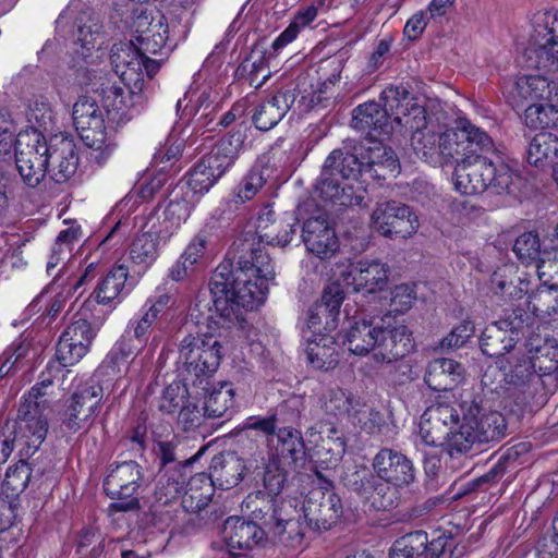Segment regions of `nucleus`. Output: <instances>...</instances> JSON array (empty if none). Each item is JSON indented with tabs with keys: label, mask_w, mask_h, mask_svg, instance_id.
<instances>
[{
	"label": "nucleus",
	"mask_w": 558,
	"mask_h": 558,
	"mask_svg": "<svg viewBox=\"0 0 558 558\" xmlns=\"http://www.w3.org/2000/svg\"><path fill=\"white\" fill-rule=\"evenodd\" d=\"M504 416L496 411H483L475 402L456 408L448 403L428 407L421 415L418 437L432 447L444 446L450 457L465 454L475 444L505 436Z\"/></svg>",
	"instance_id": "nucleus-1"
},
{
	"label": "nucleus",
	"mask_w": 558,
	"mask_h": 558,
	"mask_svg": "<svg viewBox=\"0 0 558 558\" xmlns=\"http://www.w3.org/2000/svg\"><path fill=\"white\" fill-rule=\"evenodd\" d=\"M243 253L239 257L238 269L232 270L229 262L219 264L210 278L209 292L213 305L208 307L209 318L214 314L223 319L235 315V307L254 310L264 303L269 283L275 280L271 258L264 248L248 239L244 240Z\"/></svg>",
	"instance_id": "nucleus-2"
},
{
	"label": "nucleus",
	"mask_w": 558,
	"mask_h": 558,
	"mask_svg": "<svg viewBox=\"0 0 558 558\" xmlns=\"http://www.w3.org/2000/svg\"><path fill=\"white\" fill-rule=\"evenodd\" d=\"M343 345L355 355L373 351L377 363H392L405 356L413 349L412 333L403 324L355 322L343 337Z\"/></svg>",
	"instance_id": "nucleus-3"
},
{
	"label": "nucleus",
	"mask_w": 558,
	"mask_h": 558,
	"mask_svg": "<svg viewBox=\"0 0 558 558\" xmlns=\"http://www.w3.org/2000/svg\"><path fill=\"white\" fill-rule=\"evenodd\" d=\"M383 97L395 113L396 124L412 132L411 146L417 157L434 161L440 156L439 135L418 99L403 85H391Z\"/></svg>",
	"instance_id": "nucleus-4"
},
{
	"label": "nucleus",
	"mask_w": 558,
	"mask_h": 558,
	"mask_svg": "<svg viewBox=\"0 0 558 558\" xmlns=\"http://www.w3.org/2000/svg\"><path fill=\"white\" fill-rule=\"evenodd\" d=\"M361 165L357 153L332 150L324 163L316 184L319 197L333 206H360L366 193L364 187L360 184H341L337 177H341L342 180H357L361 175Z\"/></svg>",
	"instance_id": "nucleus-5"
},
{
	"label": "nucleus",
	"mask_w": 558,
	"mask_h": 558,
	"mask_svg": "<svg viewBox=\"0 0 558 558\" xmlns=\"http://www.w3.org/2000/svg\"><path fill=\"white\" fill-rule=\"evenodd\" d=\"M519 174L505 165H496L492 159L481 155H471L457 163L453 183L457 191L473 195L490 189L496 194H514L520 183Z\"/></svg>",
	"instance_id": "nucleus-6"
},
{
	"label": "nucleus",
	"mask_w": 558,
	"mask_h": 558,
	"mask_svg": "<svg viewBox=\"0 0 558 558\" xmlns=\"http://www.w3.org/2000/svg\"><path fill=\"white\" fill-rule=\"evenodd\" d=\"M51 384V380L43 379L23 397L12 432L22 456H33L46 438L48 422L44 411L49 407L46 389Z\"/></svg>",
	"instance_id": "nucleus-7"
},
{
	"label": "nucleus",
	"mask_w": 558,
	"mask_h": 558,
	"mask_svg": "<svg viewBox=\"0 0 558 558\" xmlns=\"http://www.w3.org/2000/svg\"><path fill=\"white\" fill-rule=\"evenodd\" d=\"M526 54L530 66L551 75L558 100V9L535 14Z\"/></svg>",
	"instance_id": "nucleus-8"
},
{
	"label": "nucleus",
	"mask_w": 558,
	"mask_h": 558,
	"mask_svg": "<svg viewBox=\"0 0 558 558\" xmlns=\"http://www.w3.org/2000/svg\"><path fill=\"white\" fill-rule=\"evenodd\" d=\"M74 125L88 148V160L101 167L113 156L117 144L106 133L102 113L96 101L81 97L73 106Z\"/></svg>",
	"instance_id": "nucleus-9"
},
{
	"label": "nucleus",
	"mask_w": 558,
	"mask_h": 558,
	"mask_svg": "<svg viewBox=\"0 0 558 558\" xmlns=\"http://www.w3.org/2000/svg\"><path fill=\"white\" fill-rule=\"evenodd\" d=\"M15 163L23 182L37 186L46 177L49 167L48 142L40 131L25 130L17 133Z\"/></svg>",
	"instance_id": "nucleus-10"
},
{
	"label": "nucleus",
	"mask_w": 558,
	"mask_h": 558,
	"mask_svg": "<svg viewBox=\"0 0 558 558\" xmlns=\"http://www.w3.org/2000/svg\"><path fill=\"white\" fill-rule=\"evenodd\" d=\"M333 277L354 292L375 293L386 288L390 267L379 259H345L335 265Z\"/></svg>",
	"instance_id": "nucleus-11"
},
{
	"label": "nucleus",
	"mask_w": 558,
	"mask_h": 558,
	"mask_svg": "<svg viewBox=\"0 0 558 558\" xmlns=\"http://www.w3.org/2000/svg\"><path fill=\"white\" fill-rule=\"evenodd\" d=\"M149 52L136 49L133 40L116 44L110 53L114 73L121 82L143 92L145 76L153 78L160 63L147 57Z\"/></svg>",
	"instance_id": "nucleus-12"
},
{
	"label": "nucleus",
	"mask_w": 558,
	"mask_h": 558,
	"mask_svg": "<svg viewBox=\"0 0 558 558\" xmlns=\"http://www.w3.org/2000/svg\"><path fill=\"white\" fill-rule=\"evenodd\" d=\"M371 227L389 239H408L417 232L420 219L410 206L390 201L376 205L371 215Z\"/></svg>",
	"instance_id": "nucleus-13"
},
{
	"label": "nucleus",
	"mask_w": 558,
	"mask_h": 558,
	"mask_svg": "<svg viewBox=\"0 0 558 558\" xmlns=\"http://www.w3.org/2000/svg\"><path fill=\"white\" fill-rule=\"evenodd\" d=\"M221 356V344L215 335H187L181 340L180 359L196 377L214 374Z\"/></svg>",
	"instance_id": "nucleus-14"
},
{
	"label": "nucleus",
	"mask_w": 558,
	"mask_h": 558,
	"mask_svg": "<svg viewBox=\"0 0 558 558\" xmlns=\"http://www.w3.org/2000/svg\"><path fill=\"white\" fill-rule=\"evenodd\" d=\"M439 147L444 158H453L476 149L497 154L490 136L465 118H459L453 128L439 134Z\"/></svg>",
	"instance_id": "nucleus-15"
},
{
	"label": "nucleus",
	"mask_w": 558,
	"mask_h": 558,
	"mask_svg": "<svg viewBox=\"0 0 558 558\" xmlns=\"http://www.w3.org/2000/svg\"><path fill=\"white\" fill-rule=\"evenodd\" d=\"M502 377L506 390L515 396L521 403L530 402L541 390L542 377L522 351L514 352L507 360Z\"/></svg>",
	"instance_id": "nucleus-16"
},
{
	"label": "nucleus",
	"mask_w": 558,
	"mask_h": 558,
	"mask_svg": "<svg viewBox=\"0 0 558 558\" xmlns=\"http://www.w3.org/2000/svg\"><path fill=\"white\" fill-rule=\"evenodd\" d=\"M141 468L134 461H126L111 468L104 482L106 494L116 499L112 508L118 511H130L138 507L134 496L141 481Z\"/></svg>",
	"instance_id": "nucleus-17"
},
{
	"label": "nucleus",
	"mask_w": 558,
	"mask_h": 558,
	"mask_svg": "<svg viewBox=\"0 0 558 558\" xmlns=\"http://www.w3.org/2000/svg\"><path fill=\"white\" fill-rule=\"evenodd\" d=\"M389 87L380 94L384 106L376 101H367L353 110L352 126L355 130L369 136L389 135L395 131L402 130V126L396 124L395 113L383 97Z\"/></svg>",
	"instance_id": "nucleus-18"
},
{
	"label": "nucleus",
	"mask_w": 558,
	"mask_h": 558,
	"mask_svg": "<svg viewBox=\"0 0 558 558\" xmlns=\"http://www.w3.org/2000/svg\"><path fill=\"white\" fill-rule=\"evenodd\" d=\"M304 517L317 530H329L342 514V504L338 495L329 488L312 489L304 504Z\"/></svg>",
	"instance_id": "nucleus-19"
},
{
	"label": "nucleus",
	"mask_w": 558,
	"mask_h": 558,
	"mask_svg": "<svg viewBox=\"0 0 558 558\" xmlns=\"http://www.w3.org/2000/svg\"><path fill=\"white\" fill-rule=\"evenodd\" d=\"M245 470V462L236 452L227 451L219 453L211 460L209 476L198 474L192 480L190 490H193V486L197 482H206L209 492L213 486H218L221 489H230L243 480Z\"/></svg>",
	"instance_id": "nucleus-20"
},
{
	"label": "nucleus",
	"mask_w": 558,
	"mask_h": 558,
	"mask_svg": "<svg viewBox=\"0 0 558 558\" xmlns=\"http://www.w3.org/2000/svg\"><path fill=\"white\" fill-rule=\"evenodd\" d=\"M96 336L92 324L86 319H77L70 324L60 336L57 345V357L63 366L80 362L89 350Z\"/></svg>",
	"instance_id": "nucleus-21"
},
{
	"label": "nucleus",
	"mask_w": 558,
	"mask_h": 558,
	"mask_svg": "<svg viewBox=\"0 0 558 558\" xmlns=\"http://www.w3.org/2000/svg\"><path fill=\"white\" fill-rule=\"evenodd\" d=\"M373 468L379 480L396 487H409L415 480L413 462L402 452L384 448L373 460Z\"/></svg>",
	"instance_id": "nucleus-22"
},
{
	"label": "nucleus",
	"mask_w": 558,
	"mask_h": 558,
	"mask_svg": "<svg viewBox=\"0 0 558 558\" xmlns=\"http://www.w3.org/2000/svg\"><path fill=\"white\" fill-rule=\"evenodd\" d=\"M124 84V87L117 83H108L101 87V101L109 119L113 122L124 123L132 119L136 107L143 101L142 92L133 85Z\"/></svg>",
	"instance_id": "nucleus-23"
},
{
	"label": "nucleus",
	"mask_w": 558,
	"mask_h": 558,
	"mask_svg": "<svg viewBox=\"0 0 558 558\" xmlns=\"http://www.w3.org/2000/svg\"><path fill=\"white\" fill-rule=\"evenodd\" d=\"M49 167L47 173L56 183L66 182L78 166L74 141L63 134H56L48 142Z\"/></svg>",
	"instance_id": "nucleus-24"
},
{
	"label": "nucleus",
	"mask_w": 558,
	"mask_h": 558,
	"mask_svg": "<svg viewBox=\"0 0 558 558\" xmlns=\"http://www.w3.org/2000/svg\"><path fill=\"white\" fill-rule=\"evenodd\" d=\"M131 27L136 34L135 41H133L136 49L156 54L166 46L168 26L165 16L160 13L153 15L147 11H141L133 19Z\"/></svg>",
	"instance_id": "nucleus-25"
},
{
	"label": "nucleus",
	"mask_w": 558,
	"mask_h": 558,
	"mask_svg": "<svg viewBox=\"0 0 558 558\" xmlns=\"http://www.w3.org/2000/svg\"><path fill=\"white\" fill-rule=\"evenodd\" d=\"M196 193L184 183H178L169 193V202L163 210V219L155 218L163 238H171L191 215Z\"/></svg>",
	"instance_id": "nucleus-26"
},
{
	"label": "nucleus",
	"mask_w": 558,
	"mask_h": 558,
	"mask_svg": "<svg viewBox=\"0 0 558 558\" xmlns=\"http://www.w3.org/2000/svg\"><path fill=\"white\" fill-rule=\"evenodd\" d=\"M302 238L307 250L322 259L331 257L339 248L333 228L322 216L310 218L304 222Z\"/></svg>",
	"instance_id": "nucleus-27"
},
{
	"label": "nucleus",
	"mask_w": 558,
	"mask_h": 558,
	"mask_svg": "<svg viewBox=\"0 0 558 558\" xmlns=\"http://www.w3.org/2000/svg\"><path fill=\"white\" fill-rule=\"evenodd\" d=\"M171 238H163L155 217H149L142 231L130 245V257L133 263L144 267L150 266L158 257L160 245Z\"/></svg>",
	"instance_id": "nucleus-28"
},
{
	"label": "nucleus",
	"mask_w": 558,
	"mask_h": 558,
	"mask_svg": "<svg viewBox=\"0 0 558 558\" xmlns=\"http://www.w3.org/2000/svg\"><path fill=\"white\" fill-rule=\"evenodd\" d=\"M350 154H359L362 163L361 174L374 171V177L385 178L386 174H396L399 172V160L395 151L381 143L375 142L373 146L364 148L355 146Z\"/></svg>",
	"instance_id": "nucleus-29"
},
{
	"label": "nucleus",
	"mask_w": 558,
	"mask_h": 558,
	"mask_svg": "<svg viewBox=\"0 0 558 558\" xmlns=\"http://www.w3.org/2000/svg\"><path fill=\"white\" fill-rule=\"evenodd\" d=\"M276 436L277 445L269 458L292 471L302 469L306 462V452L301 433L291 427H283Z\"/></svg>",
	"instance_id": "nucleus-30"
},
{
	"label": "nucleus",
	"mask_w": 558,
	"mask_h": 558,
	"mask_svg": "<svg viewBox=\"0 0 558 558\" xmlns=\"http://www.w3.org/2000/svg\"><path fill=\"white\" fill-rule=\"evenodd\" d=\"M223 538L231 555L234 550H247L264 539V531L254 522L230 517L223 524Z\"/></svg>",
	"instance_id": "nucleus-31"
},
{
	"label": "nucleus",
	"mask_w": 558,
	"mask_h": 558,
	"mask_svg": "<svg viewBox=\"0 0 558 558\" xmlns=\"http://www.w3.org/2000/svg\"><path fill=\"white\" fill-rule=\"evenodd\" d=\"M228 169L229 167L210 150L195 163L184 184L197 194L206 193Z\"/></svg>",
	"instance_id": "nucleus-32"
},
{
	"label": "nucleus",
	"mask_w": 558,
	"mask_h": 558,
	"mask_svg": "<svg viewBox=\"0 0 558 558\" xmlns=\"http://www.w3.org/2000/svg\"><path fill=\"white\" fill-rule=\"evenodd\" d=\"M464 368L460 363L441 357L428 364L424 380L435 391H448L462 380Z\"/></svg>",
	"instance_id": "nucleus-33"
},
{
	"label": "nucleus",
	"mask_w": 558,
	"mask_h": 558,
	"mask_svg": "<svg viewBox=\"0 0 558 558\" xmlns=\"http://www.w3.org/2000/svg\"><path fill=\"white\" fill-rule=\"evenodd\" d=\"M294 94L290 90L278 92L263 101L253 114V122L260 131H268L277 125L294 102Z\"/></svg>",
	"instance_id": "nucleus-34"
},
{
	"label": "nucleus",
	"mask_w": 558,
	"mask_h": 558,
	"mask_svg": "<svg viewBox=\"0 0 558 558\" xmlns=\"http://www.w3.org/2000/svg\"><path fill=\"white\" fill-rule=\"evenodd\" d=\"M340 344L329 333H313L308 341L306 354L313 367L329 371L339 363Z\"/></svg>",
	"instance_id": "nucleus-35"
},
{
	"label": "nucleus",
	"mask_w": 558,
	"mask_h": 558,
	"mask_svg": "<svg viewBox=\"0 0 558 558\" xmlns=\"http://www.w3.org/2000/svg\"><path fill=\"white\" fill-rule=\"evenodd\" d=\"M294 513H296V509L291 501L288 506L283 505L280 510L274 509V513L270 515L274 520V524L270 526L272 533L288 547H298L303 541V534L299 522L294 519Z\"/></svg>",
	"instance_id": "nucleus-36"
},
{
	"label": "nucleus",
	"mask_w": 558,
	"mask_h": 558,
	"mask_svg": "<svg viewBox=\"0 0 558 558\" xmlns=\"http://www.w3.org/2000/svg\"><path fill=\"white\" fill-rule=\"evenodd\" d=\"M514 92L522 101H538L555 98L551 75L539 71L536 75H524L517 80Z\"/></svg>",
	"instance_id": "nucleus-37"
},
{
	"label": "nucleus",
	"mask_w": 558,
	"mask_h": 558,
	"mask_svg": "<svg viewBox=\"0 0 558 558\" xmlns=\"http://www.w3.org/2000/svg\"><path fill=\"white\" fill-rule=\"evenodd\" d=\"M129 270L124 265H118L110 269L94 291L97 303L109 305L119 301L125 290Z\"/></svg>",
	"instance_id": "nucleus-38"
},
{
	"label": "nucleus",
	"mask_w": 558,
	"mask_h": 558,
	"mask_svg": "<svg viewBox=\"0 0 558 558\" xmlns=\"http://www.w3.org/2000/svg\"><path fill=\"white\" fill-rule=\"evenodd\" d=\"M143 348L144 345L136 342L131 335L125 333L107 356L102 367L110 368L113 375H126L131 364L135 363V356Z\"/></svg>",
	"instance_id": "nucleus-39"
},
{
	"label": "nucleus",
	"mask_w": 558,
	"mask_h": 558,
	"mask_svg": "<svg viewBox=\"0 0 558 558\" xmlns=\"http://www.w3.org/2000/svg\"><path fill=\"white\" fill-rule=\"evenodd\" d=\"M399 488L391 483L371 477L362 484V496L375 510H388L397 506Z\"/></svg>",
	"instance_id": "nucleus-40"
},
{
	"label": "nucleus",
	"mask_w": 558,
	"mask_h": 558,
	"mask_svg": "<svg viewBox=\"0 0 558 558\" xmlns=\"http://www.w3.org/2000/svg\"><path fill=\"white\" fill-rule=\"evenodd\" d=\"M541 377L553 374L558 369V345L554 339L543 343L530 342L523 351Z\"/></svg>",
	"instance_id": "nucleus-41"
},
{
	"label": "nucleus",
	"mask_w": 558,
	"mask_h": 558,
	"mask_svg": "<svg viewBox=\"0 0 558 558\" xmlns=\"http://www.w3.org/2000/svg\"><path fill=\"white\" fill-rule=\"evenodd\" d=\"M428 537L424 531H415L397 538L390 550V558H428Z\"/></svg>",
	"instance_id": "nucleus-42"
},
{
	"label": "nucleus",
	"mask_w": 558,
	"mask_h": 558,
	"mask_svg": "<svg viewBox=\"0 0 558 558\" xmlns=\"http://www.w3.org/2000/svg\"><path fill=\"white\" fill-rule=\"evenodd\" d=\"M234 411V390L229 383L214 387L205 400L204 414L208 417L229 418Z\"/></svg>",
	"instance_id": "nucleus-43"
},
{
	"label": "nucleus",
	"mask_w": 558,
	"mask_h": 558,
	"mask_svg": "<svg viewBox=\"0 0 558 558\" xmlns=\"http://www.w3.org/2000/svg\"><path fill=\"white\" fill-rule=\"evenodd\" d=\"M558 157V137L551 133L536 134L527 147V162L544 167Z\"/></svg>",
	"instance_id": "nucleus-44"
},
{
	"label": "nucleus",
	"mask_w": 558,
	"mask_h": 558,
	"mask_svg": "<svg viewBox=\"0 0 558 558\" xmlns=\"http://www.w3.org/2000/svg\"><path fill=\"white\" fill-rule=\"evenodd\" d=\"M324 5L322 0L301 7L290 25L275 39L272 47L277 50L293 41L300 31L315 21L318 10Z\"/></svg>",
	"instance_id": "nucleus-45"
},
{
	"label": "nucleus",
	"mask_w": 558,
	"mask_h": 558,
	"mask_svg": "<svg viewBox=\"0 0 558 558\" xmlns=\"http://www.w3.org/2000/svg\"><path fill=\"white\" fill-rule=\"evenodd\" d=\"M81 235L82 232L80 227H69L58 234L47 262L48 275H51L52 269H54L58 265L70 259L74 246L81 240Z\"/></svg>",
	"instance_id": "nucleus-46"
},
{
	"label": "nucleus",
	"mask_w": 558,
	"mask_h": 558,
	"mask_svg": "<svg viewBox=\"0 0 558 558\" xmlns=\"http://www.w3.org/2000/svg\"><path fill=\"white\" fill-rule=\"evenodd\" d=\"M327 66L330 70L329 75L317 85L311 96L304 95L301 98V102H303L307 109H314L332 95L331 90L340 80L343 60L339 58L329 60Z\"/></svg>",
	"instance_id": "nucleus-47"
},
{
	"label": "nucleus",
	"mask_w": 558,
	"mask_h": 558,
	"mask_svg": "<svg viewBox=\"0 0 558 558\" xmlns=\"http://www.w3.org/2000/svg\"><path fill=\"white\" fill-rule=\"evenodd\" d=\"M291 500H283L280 505H277L272 499L265 497L263 492L251 493L242 502V510L250 514L256 520H262L268 526L274 524L270 515L274 513V509L280 510L283 505L288 506Z\"/></svg>",
	"instance_id": "nucleus-48"
},
{
	"label": "nucleus",
	"mask_w": 558,
	"mask_h": 558,
	"mask_svg": "<svg viewBox=\"0 0 558 558\" xmlns=\"http://www.w3.org/2000/svg\"><path fill=\"white\" fill-rule=\"evenodd\" d=\"M102 398V387L95 381H87L71 397L69 405L76 408L82 416L92 417Z\"/></svg>",
	"instance_id": "nucleus-49"
},
{
	"label": "nucleus",
	"mask_w": 558,
	"mask_h": 558,
	"mask_svg": "<svg viewBox=\"0 0 558 558\" xmlns=\"http://www.w3.org/2000/svg\"><path fill=\"white\" fill-rule=\"evenodd\" d=\"M341 284L342 282L336 279V282L329 284L324 290L320 301L316 303L318 310L326 314L325 329L327 330H332L337 327V318L344 300Z\"/></svg>",
	"instance_id": "nucleus-50"
},
{
	"label": "nucleus",
	"mask_w": 558,
	"mask_h": 558,
	"mask_svg": "<svg viewBox=\"0 0 558 558\" xmlns=\"http://www.w3.org/2000/svg\"><path fill=\"white\" fill-rule=\"evenodd\" d=\"M530 307L538 317L558 314V283H544L531 295Z\"/></svg>",
	"instance_id": "nucleus-51"
},
{
	"label": "nucleus",
	"mask_w": 558,
	"mask_h": 558,
	"mask_svg": "<svg viewBox=\"0 0 558 558\" xmlns=\"http://www.w3.org/2000/svg\"><path fill=\"white\" fill-rule=\"evenodd\" d=\"M524 121L530 129H558V106L533 104L524 111Z\"/></svg>",
	"instance_id": "nucleus-52"
},
{
	"label": "nucleus",
	"mask_w": 558,
	"mask_h": 558,
	"mask_svg": "<svg viewBox=\"0 0 558 558\" xmlns=\"http://www.w3.org/2000/svg\"><path fill=\"white\" fill-rule=\"evenodd\" d=\"M515 342V338L509 336L494 323L488 326L481 336V350L488 356H499L507 353Z\"/></svg>",
	"instance_id": "nucleus-53"
},
{
	"label": "nucleus",
	"mask_w": 558,
	"mask_h": 558,
	"mask_svg": "<svg viewBox=\"0 0 558 558\" xmlns=\"http://www.w3.org/2000/svg\"><path fill=\"white\" fill-rule=\"evenodd\" d=\"M245 138L244 131L240 129L232 131L222 137L211 150L230 168L238 159Z\"/></svg>",
	"instance_id": "nucleus-54"
},
{
	"label": "nucleus",
	"mask_w": 558,
	"mask_h": 558,
	"mask_svg": "<svg viewBox=\"0 0 558 558\" xmlns=\"http://www.w3.org/2000/svg\"><path fill=\"white\" fill-rule=\"evenodd\" d=\"M265 183L266 179L264 178L263 172L258 169H252L242 178L236 187L233 190V202L235 204H244L253 199L263 189Z\"/></svg>",
	"instance_id": "nucleus-55"
},
{
	"label": "nucleus",
	"mask_w": 558,
	"mask_h": 558,
	"mask_svg": "<svg viewBox=\"0 0 558 558\" xmlns=\"http://www.w3.org/2000/svg\"><path fill=\"white\" fill-rule=\"evenodd\" d=\"M295 226L296 220L292 217L277 221L269 227L266 232L259 235L256 242L258 245L265 243L267 245L286 246L291 242L295 233Z\"/></svg>",
	"instance_id": "nucleus-56"
},
{
	"label": "nucleus",
	"mask_w": 558,
	"mask_h": 558,
	"mask_svg": "<svg viewBox=\"0 0 558 558\" xmlns=\"http://www.w3.org/2000/svg\"><path fill=\"white\" fill-rule=\"evenodd\" d=\"M40 348L34 343L31 332L22 333L7 351V356L11 357L12 364L17 367L32 362L38 354Z\"/></svg>",
	"instance_id": "nucleus-57"
},
{
	"label": "nucleus",
	"mask_w": 558,
	"mask_h": 558,
	"mask_svg": "<svg viewBox=\"0 0 558 558\" xmlns=\"http://www.w3.org/2000/svg\"><path fill=\"white\" fill-rule=\"evenodd\" d=\"M187 387L181 381L169 384L159 400V410L167 414H174L189 401Z\"/></svg>",
	"instance_id": "nucleus-58"
},
{
	"label": "nucleus",
	"mask_w": 558,
	"mask_h": 558,
	"mask_svg": "<svg viewBox=\"0 0 558 558\" xmlns=\"http://www.w3.org/2000/svg\"><path fill=\"white\" fill-rule=\"evenodd\" d=\"M290 471L289 468L280 464L277 460L268 459L264 468L263 483L269 497L280 494Z\"/></svg>",
	"instance_id": "nucleus-59"
},
{
	"label": "nucleus",
	"mask_w": 558,
	"mask_h": 558,
	"mask_svg": "<svg viewBox=\"0 0 558 558\" xmlns=\"http://www.w3.org/2000/svg\"><path fill=\"white\" fill-rule=\"evenodd\" d=\"M96 274V263H90L88 266H86L84 272L78 277H75L69 272V266H63L60 269V271L53 277L52 287L58 288L68 286L66 294H74V292L85 282L95 278Z\"/></svg>",
	"instance_id": "nucleus-60"
},
{
	"label": "nucleus",
	"mask_w": 558,
	"mask_h": 558,
	"mask_svg": "<svg viewBox=\"0 0 558 558\" xmlns=\"http://www.w3.org/2000/svg\"><path fill=\"white\" fill-rule=\"evenodd\" d=\"M513 252L526 265L534 263L541 255H548L547 251H541L538 235L533 232L519 235L514 242Z\"/></svg>",
	"instance_id": "nucleus-61"
},
{
	"label": "nucleus",
	"mask_w": 558,
	"mask_h": 558,
	"mask_svg": "<svg viewBox=\"0 0 558 558\" xmlns=\"http://www.w3.org/2000/svg\"><path fill=\"white\" fill-rule=\"evenodd\" d=\"M349 416L353 424L359 425L368 434L375 433L384 422L381 413L366 404L352 405Z\"/></svg>",
	"instance_id": "nucleus-62"
},
{
	"label": "nucleus",
	"mask_w": 558,
	"mask_h": 558,
	"mask_svg": "<svg viewBox=\"0 0 558 558\" xmlns=\"http://www.w3.org/2000/svg\"><path fill=\"white\" fill-rule=\"evenodd\" d=\"M322 409L333 415H340L350 412L352 402L345 392L340 388H329L322 396L320 400Z\"/></svg>",
	"instance_id": "nucleus-63"
},
{
	"label": "nucleus",
	"mask_w": 558,
	"mask_h": 558,
	"mask_svg": "<svg viewBox=\"0 0 558 558\" xmlns=\"http://www.w3.org/2000/svg\"><path fill=\"white\" fill-rule=\"evenodd\" d=\"M241 68L244 72L248 73L251 84L260 86L269 77L270 71L265 60L263 52L253 51L248 58H246Z\"/></svg>",
	"instance_id": "nucleus-64"
}]
</instances>
